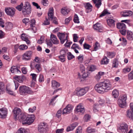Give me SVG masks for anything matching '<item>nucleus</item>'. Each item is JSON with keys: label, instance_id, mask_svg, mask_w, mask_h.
Instances as JSON below:
<instances>
[{"label": "nucleus", "instance_id": "nucleus-1", "mask_svg": "<svg viewBox=\"0 0 133 133\" xmlns=\"http://www.w3.org/2000/svg\"><path fill=\"white\" fill-rule=\"evenodd\" d=\"M94 88L95 90L100 93L108 92L112 89L111 84L108 80H105L96 84Z\"/></svg>", "mask_w": 133, "mask_h": 133}, {"label": "nucleus", "instance_id": "nucleus-2", "mask_svg": "<svg viewBox=\"0 0 133 133\" xmlns=\"http://www.w3.org/2000/svg\"><path fill=\"white\" fill-rule=\"evenodd\" d=\"M23 5V3H21L20 5L16 7V8L19 11H21L22 8V12L24 15H27L30 14L31 12V7L30 3L28 2L25 3L24 6L22 8Z\"/></svg>", "mask_w": 133, "mask_h": 133}, {"label": "nucleus", "instance_id": "nucleus-3", "mask_svg": "<svg viewBox=\"0 0 133 133\" xmlns=\"http://www.w3.org/2000/svg\"><path fill=\"white\" fill-rule=\"evenodd\" d=\"M35 118V117L34 115H31L28 116L24 115L21 121L22 122L23 124L30 125L34 122Z\"/></svg>", "mask_w": 133, "mask_h": 133}, {"label": "nucleus", "instance_id": "nucleus-4", "mask_svg": "<svg viewBox=\"0 0 133 133\" xmlns=\"http://www.w3.org/2000/svg\"><path fill=\"white\" fill-rule=\"evenodd\" d=\"M19 92L21 95H24L25 94H32L33 92L31 89L25 85L21 86L19 88Z\"/></svg>", "mask_w": 133, "mask_h": 133}, {"label": "nucleus", "instance_id": "nucleus-5", "mask_svg": "<svg viewBox=\"0 0 133 133\" xmlns=\"http://www.w3.org/2000/svg\"><path fill=\"white\" fill-rule=\"evenodd\" d=\"M13 112L15 118H17L21 121L24 114L21 112L20 109L15 108L13 110Z\"/></svg>", "mask_w": 133, "mask_h": 133}, {"label": "nucleus", "instance_id": "nucleus-6", "mask_svg": "<svg viewBox=\"0 0 133 133\" xmlns=\"http://www.w3.org/2000/svg\"><path fill=\"white\" fill-rule=\"evenodd\" d=\"M47 124L45 122L40 123L38 125V131L41 133H46L48 129Z\"/></svg>", "mask_w": 133, "mask_h": 133}, {"label": "nucleus", "instance_id": "nucleus-7", "mask_svg": "<svg viewBox=\"0 0 133 133\" xmlns=\"http://www.w3.org/2000/svg\"><path fill=\"white\" fill-rule=\"evenodd\" d=\"M127 97L126 95H124L120 97L118 100V103L119 106L121 108H124L126 106Z\"/></svg>", "mask_w": 133, "mask_h": 133}, {"label": "nucleus", "instance_id": "nucleus-8", "mask_svg": "<svg viewBox=\"0 0 133 133\" xmlns=\"http://www.w3.org/2000/svg\"><path fill=\"white\" fill-rule=\"evenodd\" d=\"M89 88L88 87L81 88H78L76 89L77 95L79 96H81L84 95L89 90Z\"/></svg>", "mask_w": 133, "mask_h": 133}, {"label": "nucleus", "instance_id": "nucleus-9", "mask_svg": "<svg viewBox=\"0 0 133 133\" xmlns=\"http://www.w3.org/2000/svg\"><path fill=\"white\" fill-rule=\"evenodd\" d=\"M30 67L32 69H34V68H35L37 70V72H39L42 70L41 65L35 62H31Z\"/></svg>", "mask_w": 133, "mask_h": 133}, {"label": "nucleus", "instance_id": "nucleus-10", "mask_svg": "<svg viewBox=\"0 0 133 133\" xmlns=\"http://www.w3.org/2000/svg\"><path fill=\"white\" fill-rule=\"evenodd\" d=\"M68 52V50L67 49H62L60 51V55L59 56V58L62 62H63L65 61V57Z\"/></svg>", "mask_w": 133, "mask_h": 133}, {"label": "nucleus", "instance_id": "nucleus-11", "mask_svg": "<svg viewBox=\"0 0 133 133\" xmlns=\"http://www.w3.org/2000/svg\"><path fill=\"white\" fill-rule=\"evenodd\" d=\"M32 53V52L31 51H26L22 55V59L26 61L30 60L31 59Z\"/></svg>", "mask_w": 133, "mask_h": 133}, {"label": "nucleus", "instance_id": "nucleus-12", "mask_svg": "<svg viewBox=\"0 0 133 133\" xmlns=\"http://www.w3.org/2000/svg\"><path fill=\"white\" fill-rule=\"evenodd\" d=\"M57 36L59 39L61 43L63 44L65 40H67L68 36L65 37V34L63 33L59 32L57 34Z\"/></svg>", "mask_w": 133, "mask_h": 133}, {"label": "nucleus", "instance_id": "nucleus-13", "mask_svg": "<svg viewBox=\"0 0 133 133\" xmlns=\"http://www.w3.org/2000/svg\"><path fill=\"white\" fill-rule=\"evenodd\" d=\"M15 9L13 8H6L5 11L6 14L9 15L13 16L15 13Z\"/></svg>", "mask_w": 133, "mask_h": 133}, {"label": "nucleus", "instance_id": "nucleus-14", "mask_svg": "<svg viewBox=\"0 0 133 133\" xmlns=\"http://www.w3.org/2000/svg\"><path fill=\"white\" fill-rule=\"evenodd\" d=\"M73 108V107L72 105H68L66 106L65 108L64 109L63 114H67L70 112L72 110Z\"/></svg>", "mask_w": 133, "mask_h": 133}, {"label": "nucleus", "instance_id": "nucleus-15", "mask_svg": "<svg viewBox=\"0 0 133 133\" xmlns=\"http://www.w3.org/2000/svg\"><path fill=\"white\" fill-rule=\"evenodd\" d=\"M7 109L5 108H2L0 110V118H5L7 114Z\"/></svg>", "mask_w": 133, "mask_h": 133}, {"label": "nucleus", "instance_id": "nucleus-16", "mask_svg": "<svg viewBox=\"0 0 133 133\" xmlns=\"http://www.w3.org/2000/svg\"><path fill=\"white\" fill-rule=\"evenodd\" d=\"M75 111L77 112H79L80 113L82 114L85 112V110L84 107L82 105V104H80L77 106L76 109V111Z\"/></svg>", "mask_w": 133, "mask_h": 133}, {"label": "nucleus", "instance_id": "nucleus-17", "mask_svg": "<svg viewBox=\"0 0 133 133\" xmlns=\"http://www.w3.org/2000/svg\"><path fill=\"white\" fill-rule=\"evenodd\" d=\"M119 129L122 133H126L128 130V126L125 123L121 124Z\"/></svg>", "mask_w": 133, "mask_h": 133}, {"label": "nucleus", "instance_id": "nucleus-18", "mask_svg": "<svg viewBox=\"0 0 133 133\" xmlns=\"http://www.w3.org/2000/svg\"><path fill=\"white\" fill-rule=\"evenodd\" d=\"M50 40L54 44H57L59 43L58 40L56 36L54 34H51L50 37Z\"/></svg>", "mask_w": 133, "mask_h": 133}, {"label": "nucleus", "instance_id": "nucleus-19", "mask_svg": "<svg viewBox=\"0 0 133 133\" xmlns=\"http://www.w3.org/2000/svg\"><path fill=\"white\" fill-rule=\"evenodd\" d=\"M132 14V12L131 11L126 10L121 12V14L123 17L131 16Z\"/></svg>", "mask_w": 133, "mask_h": 133}, {"label": "nucleus", "instance_id": "nucleus-20", "mask_svg": "<svg viewBox=\"0 0 133 133\" xmlns=\"http://www.w3.org/2000/svg\"><path fill=\"white\" fill-rule=\"evenodd\" d=\"M77 125V123L76 122H75L70 125L67 127L66 129L67 131L68 132L73 130Z\"/></svg>", "mask_w": 133, "mask_h": 133}, {"label": "nucleus", "instance_id": "nucleus-21", "mask_svg": "<svg viewBox=\"0 0 133 133\" xmlns=\"http://www.w3.org/2000/svg\"><path fill=\"white\" fill-rule=\"evenodd\" d=\"M53 11L54 9L53 8H50V10L48 13V18L50 20H51L54 18L53 17Z\"/></svg>", "mask_w": 133, "mask_h": 133}, {"label": "nucleus", "instance_id": "nucleus-22", "mask_svg": "<svg viewBox=\"0 0 133 133\" xmlns=\"http://www.w3.org/2000/svg\"><path fill=\"white\" fill-rule=\"evenodd\" d=\"M10 71L12 73H21L20 71L18 69L16 66H13L10 69Z\"/></svg>", "mask_w": 133, "mask_h": 133}, {"label": "nucleus", "instance_id": "nucleus-23", "mask_svg": "<svg viewBox=\"0 0 133 133\" xmlns=\"http://www.w3.org/2000/svg\"><path fill=\"white\" fill-rule=\"evenodd\" d=\"M127 116V117L130 118L131 119H133V112L131 109L128 110L126 112Z\"/></svg>", "mask_w": 133, "mask_h": 133}, {"label": "nucleus", "instance_id": "nucleus-24", "mask_svg": "<svg viewBox=\"0 0 133 133\" xmlns=\"http://www.w3.org/2000/svg\"><path fill=\"white\" fill-rule=\"evenodd\" d=\"M85 7L87 10L86 12L88 13L91 11V9L92 7V6L90 3H88L86 4L85 6Z\"/></svg>", "mask_w": 133, "mask_h": 133}, {"label": "nucleus", "instance_id": "nucleus-25", "mask_svg": "<svg viewBox=\"0 0 133 133\" xmlns=\"http://www.w3.org/2000/svg\"><path fill=\"white\" fill-rule=\"evenodd\" d=\"M108 25L111 27H114L115 26V21L112 19H110L107 21Z\"/></svg>", "mask_w": 133, "mask_h": 133}, {"label": "nucleus", "instance_id": "nucleus-26", "mask_svg": "<svg viewBox=\"0 0 133 133\" xmlns=\"http://www.w3.org/2000/svg\"><path fill=\"white\" fill-rule=\"evenodd\" d=\"M52 87L54 89L59 87L60 84L55 81H52L51 82Z\"/></svg>", "mask_w": 133, "mask_h": 133}, {"label": "nucleus", "instance_id": "nucleus-27", "mask_svg": "<svg viewBox=\"0 0 133 133\" xmlns=\"http://www.w3.org/2000/svg\"><path fill=\"white\" fill-rule=\"evenodd\" d=\"M127 37L129 40H132L133 39V33L130 31H127Z\"/></svg>", "mask_w": 133, "mask_h": 133}, {"label": "nucleus", "instance_id": "nucleus-28", "mask_svg": "<svg viewBox=\"0 0 133 133\" xmlns=\"http://www.w3.org/2000/svg\"><path fill=\"white\" fill-rule=\"evenodd\" d=\"M117 27L120 30L122 29H123L125 28L126 25L124 23H119L116 24Z\"/></svg>", "mask_w": 133, "mask_h": 133}, {"label": "nucleus", "instance_id": "nucleus-29", "mask_svg": "<svg viewBox=\"0 0 133 133\" xmlns=\"http://www.w3.org/2000/svg\"><path fill=\"white\" fill-rule=\"evenodd\" d=\"M69 10L67 8L65 7L62 8L61 9V13L64 15H66L69 12Z\"/></svg>", "mask_w": 133, "mask_h": 133}, {"label": "nucleus", "instance_id": "nucleus-30", "mask_svg": "<svg viewBox=\"0 0 133 133\" xmlns=\"http://www.w3.org/2000/svg\"><path fill=\"white\" fill-rule=\"evenodd\" d=\"M21 39L25 41L27 44H29L30 43V42L25 36V35L24 34H22L21 37Z\"/></svg>", "mask_w": 133, "mask_h": 133}, {"label": "nucleus", "instance_id": "nucleus-31", "mask_svg": "<svg viewBox=\"0 0 133 133\" xmlns=\"http://www.w3.org/2000/svg\"><path fill=\"white\" fill-rule=\"evenodd\" d=\"M109 60L106 56H104L101 60V64H107L109 62Z\"/></svg>", "mask_w": 133, "mask_h": 133}, {"label": "nucleus", "instance_id": "nucleus-32", "mask_svg": "<svg viewBox=\"0 0 133 133\" xmlns=\"http://www.w3.org/2000/svg\"><path fill=\"white\" fill-rule=\"evenodd\" d=\"M14 78L19 83L22 82L23 81V77L21 76H17L14 77Z\"/></svg>", "mask_w": 133, "mask_h": 133}, {"label": "nucleus", "instance_id": "nucleus-33", "mask_svg": "<svg viewBox=\"0 0 133 133\" xmlns=\"http://www.w3.org/2000/svg\"><path fill=\"white\" fill-rule=\"evenodd\" d=\"M112 96L114 98L117 97L119 95L118 91L116 89L114 90L112 92Z\"/></svg>", "mask_w": 133, "mask_h": 133}, {"label": "nucleus", "instance_id": "nucleus-34", "mask_svg": "<svg viewBox=\"0 0 133 133\" xmlns=\"http://www.w3.org/2000/svg\"><path fill=\"white\" fill-rule=\"evenodd\" d=\"M99 108V105L95 103L93 106V111L94 112H97Z\"/></svg>", "mask_w": 133, "mask_h": 133}, {"label": "nucleus", "instance_id": "nucleus-35", "mask_svg": "<svg viewBox=\"0 0 133 133\" xmlns=\"http://www.w3.org/2000/svg\"><path fill=\"white\" fill-rule=\"evenodd\" d=\"M118 65V62L116 58H115L112 62V66L114 68L117 67Z\"/></svg>", "mask_w": 133, "mask_h": 133}, {"label": "nucleus", "instance_id": "nucleus-36", "mask_svg": "<svg viewBox=\"0 0 133 133\" xmlns=\"http://www.w3.org/2000/svg\"><path fill=\"white\" fill-rule=\"evenodd\" d=\"M87 132L89 133H91L95 132V129L92 128L90 127H88L87 129Z\"/></svg>", "mask_w": 133, "mask_h": 133}, {"label": "nucleus", "instance_id": "nucleus-37", "mask_svg": "<svg viewBox=\"0 0 133 133\" xmlns=\"http://www.w3.org/2000/svg\"><path fill=\"white\" fill-rule=\"evenodd\" d=\"M101 27V24L98 23H97L95 24L93 26L94 29L96 30H98V29Z\"/></svg>", "mask_w": 133, "mask_h": 133}, {"label": "nucleus", "instance_id": "nucleus-38", "mask_svg": "<svg viewBox=\"0 0 133 133\" xmlns=\"http://www.w3.org/2000/svg\"><path fill=\"white\" fill-rule=\"evenodd\" d=\"M107 54L108 57L111 58H113L115 55V53L111 52H107Z\"/></svg>", "mask_w": 133, "mask_h": 133}, {"label": "nucleus", "instance_id": "nucleus-39", "mask_svg": "<svg viewBox=\"0 0 133 133\" xmlns=\"http://www.w3.org/2000/svg\"><path fill=\"white\" fill-rule=\"evenodd\" d=\"M5 88L3 82L0 83V94L4 90Z\"/></svg>", "mask_w": 133, "mask_h": 133}, {"label": "nucleus", "instance_id": "nucleus-40", "mask_svg": "<svg viewBox=\"0 0 133 133\" xmlns=\"http://www.w3.org/2000/svg\"><path fill=\"white\" fill-rule=\"evenodd\" d=\"M28 48V46L25 44L21 45L19 47V48L21 50H24Z\"/></svg>", "mask_w": 133, "mask_h": 133}, {"label": "nucleus", "instance_id": "nucleus-41", "mask_svg": "<svg viewBox=\"0 0 133 133\" xmlns=\"http://www.w3.org/2000/svg\"><path fill=\"white\" fill-rule=\"evenodd\" d=\"M67 54L68 58L69 60H70L75 57V56L70 52H68Z\"/></svg>", "mask_w": 133, "mask_h": 133}, {"label": "nucleus", "instance_id": "nucleus-42", "mask_svg": "<svg viewBox=\"0 0 133 133\" xmlns=\"http://www.w3.org/2000/svg\"><path fill=\"white\" fill-rule=\"evenodd\" d=\"M128 76L129 80L133 79V70L128 74Z\"/></svg>", "mask_w": 133, "mask_h": 133}, {"label": "nucleus", "instance_id": "nucleus-43", "mask_svg": "<svg viewBox=\"0 0 133 133\" xmlns=\"http://www.w3.org/2000/svg\"><path fill=\"white\" fill-rule=\"evenodd\" d=\"M44 37L43 36H42L41 37L40 39L38 41L37 43L39 44H42L44 42Z\"/></svg>", "mask_w": 133, "mask_h": 133}, {"label": "nucleus", "instance_id": "nucleus-44", "mask_svg": "<svg viewBox=\"0 0 133 133\" xmlns=\"http://www.w3.org/2000/svg\"><path fill=\"white\" fill-rule=\"evenodd\" d=\"M107 14H110V13L108 12L107 10L106 9L104 10L102 12V14L99 16V17H101L103 16H104L105 15Z\"/></svg>", "mask_w": 133, "mask_h": 133}, {"label": "nucleus", "instance_id": "nucleus-45", "mask_svg": "<svg viewBox=\"0 0 133 133\" xmlns=\"http://www.w3.org/2000/svg\"><path fill=\"white\" fill-rule=\"evenodd\" d=\"M18 133H28L24 129L21 128L18 130Z\"/></svg>", "mask_w": 133, "mask_h": 133}, {"label": "nucleus", "instance_id": "nucleus-46", "mask_svg": "<svg viewBox=\"0 0 133 133\" xmlns=\"http://www.w3.org/2000/svg\"><path fill=\"white\" fill-rule=\"evenodd\" d=\"M97 3H96L95 4V6L97 7L98 8H99L100 6L102 4L101 3V0H98L97 1Z\"/></svg>", "mask_w": 133, "mask_h": 133}, {"label": "nucleus", "instance_id": "nucleus-47", "mask_svg": "<svg viewBox=\"0 0 133 133\" xmlns=\"http://www.w3.org/2000/svg\"><path fill=\"white\" fill-rule=\"evenodd\" d=\"M74 21L75 23H78L79 22L78 17L76 14H75V15L74 18Z\"/></svg>", "mask_w": 133, "mask_h": 133}, {"label": "nucleus", "instance_id": "nucleus-48", "mask_svg": "<svg viewBox=\"0 0 133 133\" xmlns=\"http://www.w3.org/2000/svg\"><path fill=\"white\" fill-rule=\"evenodd\" d=\"M90 118V117L89 115L88 114H87L84 116V118L85 121L87 122L89 120Z\"/></svg>", "mask_w": 133, "mask_h": 133}, {"label": "nucleus", "instance_id": "nucleus-49", "mask_svg": "<svg viewBox=\"0 0 133 133\" xmlns=\"http://www.w3.org/2000/svg\"><path fill=\"white\" fill-rule=\"evenodd\" d=\"M58 96V95H56L55 97H53V98L51 99L50 104H51L52 105L54 104L55 103H54V101L55 100L56 98Z\"/></svg>", "mask_w": 133, "mask_h": 133}, {"label": "nucleus", "instance_id": "nucleus-50", "mask_svg": "<svg viewBox=\"0 0 133 133\" xmlns=\"http://www.w3.org/2000/svg\"><path fill=\"white\" fill-rule=\"evenodd\" d=\"M73 41L74 42H77L78 40L77 39L78 38L77 35L76 34H74L73 35Z\"/></svg>", "mask_w": 133, "mask_h": 133}, {"label": "nucleus", "instance_id": "nucleus-51", "mask_svg": "<svg viewBox=\"0 0 133 133\" xmlns=\"http://www.w3.org/2000/svg\"><path fill=\"white\" fill-rule=\"evenodd\" d=\"M36 23V21L34 19H32L30 20V25L31 27H33V25H35Z\"/></svg>", "mask_w": 133, "mask_h": 133}, {"label": "nucleus", "instance_id": "nucleus-52", "mask_svg": "<svg viewBox=\"0 0 133 133\" xmlns=\"http://www.w3.org/2000/svg\"><path fill=\"white\" fill-rule=\"evenodd\" d=\"M77 58L80 62L82 63L83 61L84 58V56L83 55H80Z\"/></svg>", "mask_w": 133, "mask_h": 133}, {"label": "nucleus", "instance_id": "nucleus-53", "mask_svg": "<svg viewBox=\"0 0 133 133\" xmlns=\"http://www.w3.org/2000/svg\"><path fill=\"white\" fill-rule=\"evenodd\" d=\"M38 80L40 82H42L44 81V78L42 75H40Z\"/></svg>", "mask_w": 133, "mask_h": 133}, {"label": "nucleus", "instance_id": "nucleus-54", "mask_svg": "<svg viewBox=\"0 0 133 133\" xmlns=\"http://www.w3.org/2000/svg\"><path fill=\"white\" fill-rule=\"evenodd\" d=\"M82 128L81 127H79L77 128L76 131L75 133H82Z\"/></svg>", "mask_w": 133, "mask_h": 133}, {"label": "nucleus", "instance_id": "nucleus-55", "mask_svg": "<svg viewBox=\"0 0 133 133\" xmlns=\"http://www.w3.org/2000/svg\"><path fill=\"white\" fill-rule=\"evenodd\" d=\"M131 70V69L130 68H126L123 69V72L125 73L126 72H129Z\"/></svg>", "mask_w": 133, "mask_h": 133}, {"label": "nucleus", "instance_id": "nucleus-56", "mask_svg": "<svg viewBox=\"0 0 133 133\" xmlns=\"http://www.w3.org/2000/svg\"><path fill=\"white\" fill-rule=\"evenodd\" d=\"M79 77V78H83V79H85V78L87 77L88 76V74L87 73H84L81 77V76H79V74H78Z\"/></svg>", "mask_w": 133, "mask_h": 133}, {"label": "nucleus", "instance_id": "nucleus-57", "mask_svg": "<svg viewBox=\"0 0 133 133\" xmlns=\"http://www.w3.org/2000/svg\"><path fill=\"white\" fill-rule=\"evenodd\" d=\"M30 75L32 76V78L33 80L34 81H36V78L37 77V75L35 74H31Z\"/></svg>", "mask_w": 133, "mask_h": 133}, {"label": "nucleus", "instance_id": "nucleus-58", "mask_svg": "<svg viewBox=\"0 0 133 133\" xmlns=\"http://www.w3.org/2000/svg\"><path fill=\"white\" fill-rule=\"evenodd\" d=\"M30 21V20L29 18H25L23 19L22 20V22H23L25 23V24H26V23H29Z\"/></svg>", "mask_w": 133, "mask_h": 133}, {"label": "nucleus", "instance_id": "nucleus-59", "mask_svg": "<svg viewBox=\"0 0 133 133\" xmlns=\"http://www.w3.org/2000/svg\"><path fill=\"white\" fill-rule=\"evenodd\" d=\"M119 31L121 34L123 35H125L126 34V30L125 29V28L120 30Z\"/></svg>", "mask_w": 133, "mask_h": 133}, {"label": "nucleus", "instance_id": "nucleus-60", "mask_svg": "<svg viewBox=\"0 0 133 133\" xmlns=\"http://www.w3.org/2000/svg\"><path fill=\"white\" fill-rule=\"evenodd\" d=\"M96 69V66L93 65H91L90 67L89 70L91 71H93Z\"/></svg>", "mask_w": 133, "mask_h": 133}, {"label": "nucleus", "instance_id": "nucleus-61", "mask_svg": "<svg viewBox=\"0 0 133 133\" xmlns=\"http://www.w3.org/2000/svg\"><path fill=\"white\" fill-rule=\"evenodd\" d=\"M4 22L3 20L1 18H0V26L3 28L4 27Z\"/></svg>", "mask_w": 133, "mask_h": 133}, {"label": "nucleus", "instance_id": "nucleus-62", "mask_svg": "<svg viewBox=\"0 0 133 133\" xmlns=\"http://www.w3.org/2000/svg\"><path fill=\"white\" fill-rule=\"evenodd\" d=\"M72 44V42H69L67 41L66 43L65 44V46L67 47L70 46V45Z\"/></svg>", "mask_w": 133, "mask_h": 133}, {"label": "nucleus", "instance_id": "nucleus-63", "mask_svg": "<svg viewBox=\"0 0 133 133\" xmlns=\"http://www.w3.org/2000/svg\"><path fill=\"white\" fill-rule=\"evenodd\" d=\"M46 41L47 44L48 46H51L52 45V42L49 40H48V39H46Z\"/></svg>", "mask_w": 133, "mask_h": 133}, {"label": "nucleus", "instance_id": "nucleus-64", "mask_svg": "<svg viewBox=\"0 0 133 133\" xmlns=\"http://www.w3.org/2000/svg\"><path fill=\"white\" fill-rule=\"evenodd\" d=\"M22 71L23 73L24 74H26L27 73V69L26 68L23 67L22 68Z\"/></svg>", "mask_w": 133, "mask_h": 133}]
</instances>
